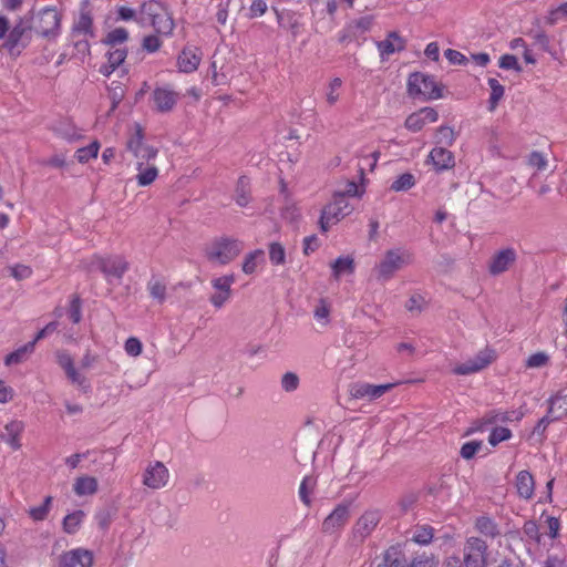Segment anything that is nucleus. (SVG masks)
Wrapping results in <instances>:
<instances>
[{
  "instance_id": "f704fd0d",
  "label": "nucleus",
  "mask_w": 567,
  "mask_h": 567,
  "mask_svg": "<svg viewBox=\"0 0 567 567\" xmlns=\"http://www.w3.org/2000/svg\"><path fill=\"white\" fill-rule=\"evenodd\" d=\"M331 271L336 280L354 271V260L351 256H341L331 264Z\"/></svg>"
},
{
  "instance_id": "473e14b6",
  "label": "nucleus",
  "mask_w": 567,
  "mask_h": 567,
  "mask_svg": "<svg viewBox=\"0 0 567 567\" xmlns=\"http://www.w3.org/2000/svg\"><path fill=\"white\" fill-rule=\"evenodd\" d=\"M97 486L95 477L83 475L75 480L73 491L78 496L93 495L97 492Z\"/></svg>"
},
{
  "instance_id": "20e7f679",
  "label": "nucleus",
  "mask_w": 567,
  "mask_h": 567,
  "mask_svg": "<svg viewBox=\"0 0 567 567\" xmlns=\"http://www.w3.org/2000/svg\"><path fill=\"white\" fill-rule=\"evenodd\" d=\"M353 206L342 194H334L332 200L326 205L321 212L319 226L321 231L326 233L331 226L350 215Z\"/></svg>"
},
{
  "instance_id": "13d9d810",
  "label": "nucleus",
  "mask_w": 567,
  "mask_h": 567,
  "mask_svg": "<svg viewBox=\"0 0 567 567\" xmlns=\"http://www.w3.org/2000/svg\"><path fill=\"white\" fill-rule=\"evenodd\" d=\"M128 38V33L124 28H116L106 35L105 43L110 45L124 43Z\"/></svg>"
},
{
  "instance_id": "f3484780",
  "label": "nucleus",
  "mask_w": 567,
  "mask_h": 567,
  "mask_svg": "<svg viewBox=\"0 0 567 567\" xmlns=\"http://www.w3.org/2000/svg\"><path fill=\"white\" fill-rule=\"evenodd\" d=\"M202 59V49L196 45L187 44L177 55L176 65L182 73H193L198 69Z\"/></svg>"
},
{
  "instance_id": "774afa93",
  "label": "nucleus",
  "mask_w": 567,
  "mask_h": 567,
  "mask_svg": "<svg viewBox=\"0 0 567 567\" xmlns=\"http://www.w3.org/2000/svg\"><path fill=\"white\" fill-rule=\"evenodd\" d=\"M12 278L17 281L28 279L31 275V269L24 265H16L9 268Z\"/></svg>"
},
{
  "instance_id": "7ed1b4c3",
  "label": "nucleus",
  "mask_w": 567,
  "mask_h": 567,
  "mask_svg": "<svg viewBox=\"0 0 567 567\" xmlns=\"http://www.w3.org/2000/svg\"><path fill=\"white\" fill-rule=\"evenodd\" d=\"M244 241L229 237H221L210 241L205 248L208 261L216 265H226L234 260L243 250Z\"/></svg>"
},
{
  "instance_id": "bf43d9fd",
  "label": "nucleus",
  "mask_w": 567,
  "mask_h": 567,
  "mask_svg": "<svg viewBox=\"0 0 567 567\" xmlns=\"http://www.w3.org/2000/svg\"><path fill=\"white\" fill-rule=\"evenodd\" d=\"M549 362V357L545 352L530 354L526 360V368L535 369L545 367Z\"/></svg>"
},
{
  "instance_id": "0e129e2a",
  "label": "nucleus",
  "mask_w": 567,
  "mask_h": 567,
  "mask_svg": "<svg viewBox=\"0 0 567 567\" xmlns=\"http://www.w3.org/2000/svg\"><path fill=\"white\" fill-rule=\"evenodd\" d=\"M281 386L286 392H292L299 386V378L293 372H287L281 378Z\"/></svg>"
},
{
  "instance_id": "4be33fe9",
  "label": "nucleus",
  "mask_w": 567,
  "mask_h": 567,
  "mask_svg": "<svg viewBox=\"0 0 567 567\" xmlns=\"http://www.w3.org/2000/svg\"><path fill=\"white\" fill-rule=\"evenodd\" d=\"M24 431V423L19 420H12L7 423L0 434L1 441L10 446L11 450L18 451L21 449V436Z\"/></svg>"
},
{
  "instance_id": "6e6d98bb",
  "label": "nucleus",
  "mask_w": 567,
  "mask_h": 567,
  "mask_svg": "<svg viewBox=\"0 0 567 567\" xmlns=\"http://www.w3.org/2000/svg\"><path fill=\"white\" fill-rule=\"evenodd\" d=\"M55 131L68 141H74L81 137V133L71 123H61Z\"/></svg>"
},
{
  "instance_id": "2eb2a0df",
  "label": "nucleus",
  "mask_w": 567,
  "mask_h": 567,
  "mask_svg": "<svg viewBox=\"0 0 567 567\" xmlns=\"http://www.w3.org/2000/svg\"><path fill=\"white\" fill-rule=\"evenodd\" d=\"M373 19L371 17H361L349 22L340 32V42L364 41L365 34L371 30Z\"/></svg>"
},
{
  "instance_id": "a211bd4d",
  "label": "nucleus",
  "mask_w": 567,
  "mask_h": 567,
  "mask_svg": "<svg viewBox=\"0 0 567 567\" xmlns=\"http://www.w3.org/2000/svg\"><path fill=\"white\" fill-rule=\"evenodd\" d=\"M439 120V113L433 107H422L410 114L404 126L408 131L416 133L423 130L427 124L435 123Z\"/></svg>"
},
{
  "instance_id": "6e6552de",
  "label": "nucleus",
  "mask_w": 567,
  "mask_h": 567,
  "mask_svg": "<svg viewBox=\"0 0 567 567\" xmlns=\"http://www.w3.org/2000/svg\"><path fill=\"white\" fill-rule=\"evenodd\" d=\"M439 560L434 556L421 555L408 566L404 554L398 547L388 548L375 567H437Z\"/></svg>"
},
{
  "instance_id": "dca6fc26",
  "label": "nucleus",
  "mask_w": 567,
  "mask_h": 567,
  "mask_svg": "<svg viewBox=\"0 0 567 567\" xmlns=\"http://www.w3.org/2000/svg\"><path fill=\"white\" fill-rule=\"evenodd\" d=\"M93 563V551L83 547L64 551L59 560L60 567H92Z\"/></svg>"
},
{
  "instance_id": "2f4dec72",
  "label": "nucleus",
  "mask_w": 567,
  "mask_h": 567,
  "mask_svg": "<svg viewBox=\"0 0 567 567\" xmlns=\"http://www.w3.org/2000/svg\"><path fill=\"white\" fill-rule=\"evenodd\" d=\"M265 251L256 249L247 254L243 260L241 270L246 275H254L258 272L265 264Z\"/></svg>"
},
{
  "instance_id": "09e8293b",
  "label": "nucleus",
  "mask_w": 567,
  "mask_h": 567,
  "mask_svg": "<svg viewBox=\"0 0 567 567\" xmlns=\"http://www.w3.org/2000/svg\"><path fill=\"white\" fill-rule=\"evenodd\" d=\"M512 437V431L504 426L494 427L488 436V443L496 446L501 442L507 441Z\"/></svg>"
},
{
  "instance_id": "1a4fd4ad",
  "label": "nucleus",
  "mask_w": 567,
  "mask_h": 567,
  "mask_svg": "<svg viewBox=\"0 0 567 567\" xmlns=\"http://www.w3.org/2000/svg\"><path fill=\"white\" fill-rule=\"evenodd\" d=\"M408 93L412 97L423 100H436L442 96L434 78L422 72H415L409 76Z\"/></svg>"
},
{
  "instance_id": "b1692460",
  "label": "nucleus",
  "mask_w": 567,
  "mask_h": 567,
  "mask_svg": "<svg viewBox=\"0 0 567 567\" xmlns=\"http://www.w3.org/2000/svg\"><path fill=\"white\" fill-rule=\"evenodd\" d=\"M516 251L513 248H505L497 251L489 261L491 274L498 275L506 271L516 260Z\"/></svg>"
},
{
  "instance_id": "ea45409f",
  "label": "nucleus",
  "mask_w": 567,
  "mask_h": 567,
  "mask_svg": "<svg viewBox=\"0 0 567 567\" xmlns=\"http://www.w3.org/2000/svg\"><path fill=\"white\" fill-rule=\"evenodd\" d=\"M231 297L230 286H213V291L209 293L210 302L216 308H220Z\"/></svg>"
},
{
  "instance_id": "0eeeda50",
  "label": "nucleus",
  "mask_w": 567,
  "mask_h": 567,
  "mask_svg": "<svg viewBox=\"0 0 567 567\" xmlns=\"http://www.w3.org/2000/svg\"><path fill=\"white\" fill-rule=\"evenodd\" d=\"M95 37L93 18L89 11H81L74 20L71 31V38L74 41L76 50L83 55L90 52L89 40Z\"/></svg>"
},
{
  "instance_id": "72a5a7b5",
  "label": "nucleus",
  "mask_w": 567,
  "mask_h": 567,
  "mask_svg": "<svg viewBox=\"0 0 567 567\" xmlns=\"http://www.w3.org/2000/svg\"><path fill=\"white\" fill-rule=\"evenodd\" d=\"M331 306L332 302L328 297H321L313 307V318L322 327H327L330 322Z\"/></svg>"
},
{
  "instance_id": "5fc2aeb1",
  "label": "nucleus",
  "mask_w": 567,
  "mask_h": 567,
  "mask_svg": "<svg viewBox=\"0 0 567 567\" xmlns=\"http://www.w3.org/2000/svg\"><path fill=\"white\" fill-rule=\"evenodd\" d=\"M162 44H163V42L159 39V34H157V33L148 34V35L144 37V39L142 41L143 50H145L148 53L157 52L161 49Z\"/></svg>"
},
{
  "instance_id": "338daca9",
  "label": "nucleus",
  "mask_w": 567,
  "mask_h": 567,
  "mask_svg": "<svg viewBox=\"0 0 567 567\" xmlns=\"http://www.w3.org/2000/svg\"><path fill=\"white\" fill-rule=\"evenodd\" d=\"M364 193H365V187L363 184H357L355 182H348L346 185V188L343 189V192L341 194L344 195V197L347 198V196L362 197Z\"/></svg>"
},
{
  "instance_id": "4d7b16f0",
  "label": "nucleus",
  "mask_w": 567,
  "mask_h": 567,
  "mask_svg": "<svg viewBox=\"0 0 567 567\" xmlns=\"http://www.w3.org/2000/svg\"><path fill=\"white\" fill-rule=\"evenodd\" d=\"M528 165L537 172L545 171L548 166V161L540 152H533L528 156Z\"/></svg>"
},
{
  "instance_id": "9b49d317",
  "label": "nucleus",
  "mask_w": 567,
  "mask_h": 567,
  "mask_svg": "<svg viewBox=\"0 0 567 567\" xmlns=\"http://www.w3.org/2000/svg\"><path fill=\"white\" fill-rule=\"evenodd\" d=\"M497 355L495 350L485 348L477 352L474 358L466 360L463 363L456 364L452 372L456 375H468L480 372L487 368L496 360Z\"/></svg>"
},
{
  "instance_id": "3c124183",
  "label": "nucleus",
  "mask_w": 567,
  "mask_h": 567,
  "mask_svg": "<svg viewBox=\"0 0 567 567\" xmlns=\"http://www.w3.org/2000/svg\"><path fill=\"white\" fill-rule=\"evenodd\" d=\"M276 13H277L278 23L281 27L290 30L292 35L296 38L299 34L300 27H301L299 20L293 14H288L287 23H285V17L282 14H280L278 11H276Z\"/></svg>"
},
{
  "instance_id": "de8ad7c7",
  "label": "nucleus",
  "mask_w": 567,
  "mask_h": 567,
  "mask_svg": "<svg viewBox=\"0 0 567 567\" xmlns=\"http://www.w3.org/2000/svg\"><path fill=\"white\" fill-rule=\"evenodd\" d=\"M415 185V178L412 174L405 173L400 175L391 185V189L394 192L409 190Z\"/></svg>"
},
{
  "instance_id": "052dcab7",
  "label": "nucleus",
  "mask_w": 567,
  "mask_h": 567,
  "mask_svg": "<svg viewBox=\"0 0 567 567\" xmlns=\"http://www.w3.org/2000/svg\"><path fill=\"white\" fill-rule=\"evenodd\" d=\"M481 447H482V442L470 441L462 445L460 454L463 458L471 460L481 450Z\"/></svg>"
},
{
  "instance_id": "5701e85b",
  "label": "nucleus",
  "mask_w": 567,
  "mask_h": 567,
  "mask_svg": "<svg viewBox=\"0 0 567 567\" xmlns=\"http://www.w3.org/2000/svg\"><path fill=\"white\" fill-rule=\"evenodd\" d=\"M152 99L158 112H169L177 103L178 94L168 86H161L153 91Z\"/></svg>"
},
{
  "instance_id": "f03ea898",
  "label": "nucleus",
  "mask_w": 567,
  "mask_h": 567,
  "mask_svg": "<svg viewBox=\"0 0 567 567\" xmlns=\"http://www.w3.org/2000/svg\"><path fill=\"white\" fill-rule=\"evenodd\" d=\"M0 40L10 55L19 56L30 43V29L22 21L10 28L8 18L0 16Z\"/></svg>"
},
{
  "instance_id": "39448f33",
  "label": "nucleus",
  "mask_w": 567,
  "mask_h": 567,
  "mask_svg": "<svg viewBox=\"0 0 567 567\" xmlns=\"http://www.w3.org/2000/svg\"><path fill=\"white\" fill-rule=\"evenodd\" d=\"M126 151L137 162H154L158 156V148L145 140L141 125L136 124L134 132L127 137Z\"/></svg>"
},
{
  "instance_id": "37998d69",
  "label": "nucleus",
  "mask_w": 567,
  "mask_h": 567,
  "mask_svg": "<svg viewBox=\"0 0 567 567\" xmlns=\"http://www.w3.org/2000/svg\"><path fill=\"white\" fill-rule=\"evenodd\" d=\"M434 529L430 525L417 526L413 533L412 542L420 545H427L432 542Z\"/></svg>"
},
{
  "instance_id": "e2e57ef3",
  "label": "nucleus",
  "mask_w": 567,
  "mask_h": 567,
  "mask_svg": "<svg viewBox=\"0 0 567 567\" xmlns=\"http://www.w3.org/2000/svg\"><path fill=\"white\" fill-rule=\"evenodd\" d=\"M124 350L131 357H138L142 353L143 344L140 339L130 337L124 343Z\"/></svg>"
},
{
  "instance_id": "7c9ffc66",
  "label": "nucleus",
  "mask_w": 567,
  "mask_h": 567,
  "mask_svg": "<svg viewBox=\"0 0 567 567\" xmlns=\"http://www.w3.org/2000/svg\"><path fill=\"white\" fill-rule=\"evenodd\" d=\"M515 486L520 498L530 499L534 496L535 480L528 471H520L517 473Z\"/></svg>"
},
{
  "instance_id": "c756f323",
  "label": "nucleus",
  "mask_w": 567,
  "mask_h": 567,
  "mask_svg": "<svg viewBox=\"0 0 567 567\" xmlns=\"http://www.w3.org/2000/svg\"><path fill=\"white\" fill-rule=\"evenodd\" d=\"M547 413L555 420L559 421L567 415V393L558 391L548 399Z\"/></svg>"
},
{
  "instance_id": "680f3d73",
  "label": "nucleus",
  "mask_w": 567,
  "mask_h": 567,
  "mask_svg": "<svg viewBox=\"0 0 567 567\" xmlns=\"http://www.w3.org/2000/svg\"><path fill=\"white\" fill-rule=\"evenodd\" d=\"M498 65L504 70H514L516 72H520L522 68L518 63V60L515 55L504 54L499 58Z\"/></svg>"
},
{
  "instance_id": "69168bd1",
  "label": "nucleus",
  "mask_w": 567,
  "mask_h": 567,
  "mask_svg": "<svg viewBox=\"0 0 567 567\" xmlns=\"http://www.w3.org/2000/svg\"><path fill=\"white\" fill-rule=\"evenodd\" d=\"M69 316L73 323L81 321V299L79 296H73L70 301Z\"/></svg>"
},
{
  "instance_id": "cd10ccee",
  "label": "nucleus",
  "mask_w": 567,
  "mask_h": 567,
  "mask_svg": "<svg viewBox=\"0 0 567 567\" xmlns=\"http://www.w3.org/2000/svg\"><path fill=\"white\" fill-rule=\"evenodd\" d=\"M427 158L437 172L446 171L454 166L452 152L442 146L434 147Z\"/></svg>"
},
{
  "instance_id": "bb28decb",
  "label": "nucleus",
  "mask_w": 567,
  "mask_h": 567,
  "mask_svg": "<svg viewBox=\"0 0 567 567\" xmlns=\"http://www.w3.org/2000/svg\"><path fill=\"white\" fill-rule=\"evenodd\" d=\"M377 48L381 59L384 60L393 53L404 50L405 41L398 32L392 31L384 40L377 42Z\"/></svg>"
},
{
  "instance_id": "58836bf2",
  "label": "nucleus",
  "mask_w": 567,
  "mask_h": 567,
  "mask_svg": "<svg viewBox=\"0 0 567 567\" xmlns=\"http://www.w3.org/2000/svg\"><path fill=\"white\" fill-rule=\"evenodd\" d=\"M250 183L249 179L245 176H241L238 182L235 189V200L237 205L240 207H245L248 205L250 197Z\"/></svg>"
},
{
  "instance_id": "c9c22d12",
  "label": "nucleus",
  "mask_w": 567,
  "mask_h": 567,
  "mask_svg": "<svg viewBox=\"0 0 567 567\" xmlns=\"http://www.w3.org/2000/svg\"><path fill=\"white\" fill-rule=\"evenodd\" d=\"M474 526L482 535L495 538L499 535V529L496 522L488 516H480L475 519Z\"/></svg>"
},
{
  "instance_id": "6ab92c4d",
  "label": "nucleus",
  "mask_w": 567,
  "mask_h": 567,
  "mask_svg": "<svg viewBox=\"0 0 567 567\" xmlns=\"http://www.w3.org/2000/svg\"><path fill=\"white\" fill-rule=\"evenodd\" d=\"M55 359L58 364L64 370L68 379L78 386L82 388L84 391L89 389V384L86 378L82 375L74 367L73 358L63 350H59L55 352Z\"/></svg>"
},
{
  "instance_id": "c85d7f7f",
  "label": "nucleus",
  "mask_w": 567,
  "mask_h": 567,
  "mask_svg": "<svg viewBox=\"0 0 567 567\" xmlns=\"http://www.w3.org/2000/svg\"><path fill=\"white\" fill-rule=\"evenodd\" d=\"M127 52L124 48H112L106 53V63L101 65L100 73L110 76L126 59Z\"/></svg>"
},
{
  "instance_id": "393cba45",
  "label": "nucleus",
  "mask_w": 567,
  "mask_h": 567,
  "mask_svg": "<svg viewBox=\"0 0 567 567\" xmlns=\"http://www.w3.org/2000/svg\"><path fill=\"white\" fill-rule=\"evenodd\" d=\"M381 515L378 511H368L357 520L353 532L360 538L368 537L380 523Z\"/></svg>"
},
{
  "instance_id": "a878e982",
  "label": "nucleus",
  "mask_w": 567,
  "mask_h": 567,
  "mask_svg": "<svg viewBox=\"0 0 567 567\" xmlns=\"http://www.w3.org/2000/svg\"><path fill=\"white\" fill-rule=\"evenodd\" d=\"M135 181L140 187H147L152 185L159 176V169L154 162H137L135 163Z\"/></svg>"
},
{
  "instance_id": "ddd939ff",
  "label": "nucleus",
  "mask_w": 567,
  "mask_h": 567,
  "mask_svg": "<svg viewBox=\"0 0 567 567\" xmlns=\"http://www.w3.org/2000/svg\"><path fill=\"white\" fill-rule=\"evenodd\" d=\"M61 17L56 9L44 8L42 9L35 20V30L42 37H55L60 30Z\"/></svg>"
},
{
  "instance_id": "a18cd8bd",
  "label": "nucleus",
  "mask_w": 567,
  "mask_h": 567,
  "mask_svg": "<svg viewBox=\"0 0 567 567\" xmlns=\"http://www.w3.org/2000/svg\"><path fill=\"white\" fill-rule=\"evenodd\" d=\"M100 150L97 141L92 142L90 145L79 148L75 157L80 163H87L92 158H96Z\"/></svg>"
},
{
  "instance_id": "9d476101",
  "label": "nucleus",
  "mask_w": 567,
  "mask_h": 567,
  "mask_svg": "<svg viewBox=\"0 0 567 567\" xmlns=\"http://www.w3.org/2000/svg\"><path fill=\"white\" fill-rule=\"evenodd\" d=\"M488 546L480 537H468L463 547L464 567H485L487 565Z\"/></svg>"
},
{
  "instance_id": "864d4df0",
  "label": "nucleus",
  "mask_w": 567,
  "mask_h": 567,
  "mask_svg": "<svg viewBox=\"0 0 567 567\" xmlns=\"http://www.w3.org/2000/svg\"><path fill=\"white\" fill-rule=\"evenodd\" d=\"M455 141V133L449 126H441L436 133V143L445 146H451Z\"/></svg>"
},
{
  "instance_id": "f8f14e48",
  "label": "nucleus",
  "mask_w": 567,
  "mask_h": 567,
  "mask_svg": "<svg viewBox=\"0 0 567 567\" xmlns=\"http://www.w3.org/2000/svg\"><path fill=\"white\" fill-rule=\"evenodd\" d=\"M171 473L161 461H152L142 475V484L150 489H162L169 483Z\"/></svg>"
},
{
  "instance_id": "423d86ee",
  "label": "nucleus",
  "mask_w": 567,
  "mask_h": 567,
  "mask_svg": "<svg viewBox=\"0 0 567 567\" xmlns=\"http://www.w3.org/2000/svg\"><path fill=\"white\" fill-rule=\"evenodd\" d=\"M413 255L405 248L390 249L375 266L374 270L380 279L388 280L391 276L412 262Z\"/></svg>"
},
{
  "instance_id": "412c9836",
  "label": "nucleus",
  "mask_w": 567,
  "mask_h": 567,
  "mask_svg": "<svg viewBox=\"0 0 567 567\" xmlns=\"http://www.w3.org/2000/svg\"><path fill=\"white\" fill-rule=\"evenodd\" d=\"M350 517L348 505H338L322 523V532L326 534H334L342 529Z\"/></svg>"
},
{
  "instance_id": "603ef678",
  "label": "nucleus",
  "mask_w": 567,
  "mask_h": 567,
  "mask_svg": "<svg viewBox=\"0 0 567 567\" xmlns=\"http://www.w3.org/2000/svg\"><path fill=\"white\" fill-rule=\"evenodd\" d=\"M269 259L274 265H281L286 259V251L281 244L271 243L269 245Z\"/></svg>"
},
{
  "instance_id": "c03bdc74",
  "label": "nucleus",
  "mask_w": 567,
  "mask_h": 567,
  "mask_svg": "<svg viewBox=\"0 0 567 567\" xmlns=\"http://www.w3.org/2000/svg\"><path fill=\"white\" fill-rule=\"evenodd\" d=\"M426 306V298L419 293L412 295L405 302L406 310L413 316L420 315Z\"/></svg>"
},
{
  "instance_id": "49530a36",
  "label": "nucleus",
  "mask_w": 567,
  "mask_h": 567,
  "mask_svg": "<svg viewBox=\"0 0 567 567\" xmlns=\"http://www.w3.org/2000/svg\"><path fill=\"white\" fill-rule=\"evenodd\" d=\"M52 499V496H47L41 505L31 507L29 509L30 517L37 522L45 519L50 512Z\"/></svg>"
},
{
  "instance_id": "8fccbe9b",
  "label": "nucleus",
  "mask_w": 567,
  "mask_h": 567,
  "mask_svg": "<svg viewBox=\"0 0 567 567\" xmlns=\"http://www.w3.org/2000/svg\"><path fill=\"white\" fill-rule=\"evenodd\" d=\"M313 487L315 481L308 476L303 477L299 486V497L306 506H310L311 504L310 494L312 493Z\"/></svg>"
},
{
  "instance_id": "a19ab883",
  "label": "nucleus",
  "mask_w": 567,
  "mask_h": 567,
  "mask_svg": "<svg viewBox=\"0 0 567 567\" xmlns=\"http://www.w3.org/2000/svg\"><path fill=\"white\" fill-rule=\"evenodd\" d=\"M342 84H343V82L340 78H333L328 83L327 89H326V102L330 106L334 105L339 101Z\"/></svg>"
},
{
  "instance_id": "4c0bfd02",
  "label": "nucleus",
  "mask_w": 567,
  "mask_h": 567,
  "mask_svg": "<svg viewBox=\"0 0 567 567\" xmlns=\"http://www.w3.org/2000/svg\"><path fill=\"white\" fill-rule=\"evenodd\" d=\"M34 351V342H28L24 346L18 348L13 352L9 353L6 359V365L19 364L23 362L29 354Z\"/></svg>"
},
{
  "instance_id": "aec40b11",
  "label": "nucleus",
  "mask_w": 567,
  "mask_h": 567,
  "mask_svg": "<svg viewBox=\"0 0 567 567\" xmlns=\"http://www.w3.org/2000/svg\"><path fill=\"white\" fill-rule=\"evenodd\" d=\"M395 383H386V384H370V383H354L350 389V394L354 399H369L375 400L381 398L385 392L391 390Z\"/></svg>"
},
{
  "instance_id": "e433bc0d",
  "label": "nucleus",
  "mask_w": 567,
  "mask_h": 567,
  "mask_svg": "<svg viewBox=\"0 0 567 567\" xmlns=\"http://www.w3.org/2000/svg\"><path fill=\"white\" fill-rule=\"evenodd\" d=\"M84 517L85 513L81 509L68 514L62 522L64 533L69 535L75 534L80 529Z\"/></svg>"
},
{
  "instance_id": "4468645a",
  "label": "nucleus",
  "mask_w": 567,
  "mask_h": 567,
  "mask_svg": "<svg viewBox=\"0 0 567 567\" xmlns=\"http://www.w3.org/2000/svg\"><path fill=\"white\" fill-rule=\"evenodd\" d=\"M95 267L105 275V279H121L127 271L128 264L122 256L96 257Z\"/></svg>"
},
{
  "instance_id": "79ce46f5",
  "label": "nucleus",
  "mask_w": 567,
  "mask_h": 567,
  "mask_svg": "<svg viewBox=\"0 0 567 567\" xmlns=\"http://www.w3.org/2000/svg\"><path fill=\"white\" fill-rule=\"evenodd\" d=\"M488 86L491 89V96H489V109L491 110H494L498 102L503 99L504 96V93H505V89L504 86L494 78H489L488 81Z\"/></svg>"
},
{
  "instance_id": "f257e3e1",
  "label": "nucleus",
  "mask_w": 567,
  "mask_h": 567,
  "mask_svg": "<svg viewBox=\"0 0 567 567\" xmlns=\"http://www.w3.org/2000/svg\"><path fill=\"white\" fill-rule=\"evenodd\" d=\"M137 22L141 25L152 27L155 33L162 37H171L175 28L174 19L167 7L156 0H150L142 4Z\"/></svg>"
}]
</instances>
